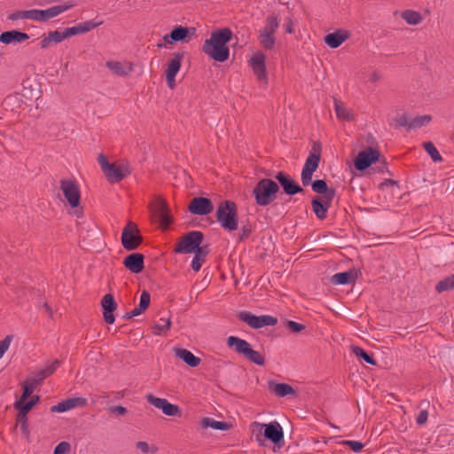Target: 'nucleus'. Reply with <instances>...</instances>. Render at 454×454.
I'll list each match as a JSON object with an SVG mask.
<instances>
[{
    "label": "nucleus",
    "mask_w": 454,
    "mask_h": 454,
    "mask_svg": "<svg viewBox=\"0 0 454 454\" xmlns=\"http://www.w3.org/2000/svg\"><path fill=\"white\" fill-rule=\"evenodd\" d=\"M334 109L339 119L344 121H351L353 119V115L349 110L344 106L342 102L338 101L337 99H334Z\"/></svg>",
    "instance_id": "nucleus-33"
},
{
    "label": "nucleus",
    "mask_w": 454,
    "mask_h": 454,
    "mask_svg": "<svg viewBox=\"0 0 454 454\" xmlns=\"http://www.w3.org/2000/svg\"><path fill=\"white\" fill-rule=\"evenodd\" d=\"M12 340V335H7V336H5V338L4 340H0V358L4 356V354L9 348Z\"/></svg>",
    "instance_id": "nucleus-53"
},
{
    "label": "nucleus",
    "mask_w": 454,
    "mask_h": 454,
    "mask_svg": "<svg viewBox=\"0 0 454 454\" xmlns=\"http://www.w3.org/2000/svg\"><path fill=\"white\" fill-rule=\"evenodd\" d=\"M87 404V400L83 397L67 398L56 405L51 407V412H65L73 408L84 407Z\"/></svg>",
    "instance_id": "nucleus-22"
},
{
    "label": "nucleus",
    "mask_w": 454,
    "mask_h": 454,
    "mask_svg": "<svg viewBox=\"0 0 454 454\" xmlns=\"http://www.w3.org/2000/svg\"><path fill=\"white\" fill-rule=\"evenodd\" d=\"M215 218L224 230L228 231H236L239 227L236 203L229 200L222 201L217 207Z\"/></svg>",
    "instance_id": "nucleus-2"
},
{
    "label": "nucleus",
    "mask_w": 454,
    "mask_h": 454,
    "mask_svg": "<svg viewBox=\"0 0 454 454\" xmlns=\"http://www.w3.org/2000/svg\"><path fill=\"white\" fill-rule=\"evenodd\" d=\"M106 67L114 74L121 77L128 76L133 71V65L131 63L122 64L116 60L107 61Z\"/></svg>",
    "instance_id": "nucleus-28"
},
{
    "label": "nucleus",
    "mask_w": 454,
    "mask_h": 454,
    "mask_svg": "<svg viewBox=\"0 0 454 454\" xmlns=\"http://www.w3.org/2000/svg\"><path fill=\"white\" fill-rule=\"evenodd\" d=\"M51 43H52V41H51V38L49 33L43 34L42 35V39H41V42L39 43L40 48L41 49H47L48 47H50Z\"/></svg>",
    "instance_id": "nucleus-61"
},
{
    "label": "nucleus",
    "mask_w": 454,
    "mask_h": 454,
    "mask_svg": "<svg viewBox=\"0 0 454 454\" xmlns=\"http://www.w3.org/2000/svg\"><path fill=\"white\" fill-rule=\"evenodd\" d=\"M227 346L233 348L234 350L240 355H243L250 362L263 366L265 364V357L260 352L254 350L251 345L246 340L239 337L230 336L227 339Z\"/></svg>",
    "instance_id": "nucleus-5"
},
{
    "label": "nucleus",
    "mask_w": 454,
    "mask_h": 454,
    "mask_svg": "<svg viewBox=\"0 0 454 454\" xmlns=\"http://www.w3.org/2000/svg\"><path fill=\"white\" fill-rule=\"evenodd\" d=\"M60 361L55 359L51 364L47 365L44 369H42L43 372L48 376L51 375L57 368L59 366Z\"/></svg>",
    "instance_id": "nucleus-57"
},
{
    "label": "nucleus",
    "mask_w": 454,
    "mask_h": 454,
    "mask_svg": "<svg viewBox=\"0 0 454 454\" xmlns=\"http://www.w3.org/2000/svg\"><path fill=\"white\" fill-rule=\"evenodd\" d=\"M401 16L410 25H418L422 20L421 14L412 10L403 11Z\"/></svg>",
    "instance_id": "nucleus-38"
},
{
    "label": "nucleus",
    "mask_w": 454,
    "mask_h": 454,
    "mask_svg": "<svg viewBox=\"0 0 454 454\" xmlns=\"http://www.w3.org/2000/svg\"><path fill=\"white\" fill-rule=\"evenodd\" d=\"M30 20V10L27 11H16L8 15V20Z\"/></svg>",
    "instance_id": "nucleus-45"
},
{
    "label": "nucleus",
    "mask_w": 454,
    "mask_h": 454,
    "mask_svg": "<svg viewBox=\"0 0 454 454\" xmlns=\"http://www.w3.org/2000/svg\"><path fill=\"white\" fill-rule=\"evenodd\" d=\"M103 24V21L88 20L82 23H79L74 27H67L64 29L66 38H69L77 35L87 33L98 26Z\"/></svg>",
    "instance_id": "nucleus-21"
},
{
    "label": "nucleus",
    "mask_w": 454,
    "mask_h": 454,
    "mask_svg": "<svg viewBox=\"0 0 454 454\" xmlns=\"http://www.w3.org/2000/svg\"><path fill=\"white\" fill-rule=\"evenodd\" d=\"M232 35V31L229 27L213 31L210 37L205 41L202 51L215 61H226L230 56L227 43L231 42Z\"/></svg>",
    "instance_id": "nucleus-1"
},
{
    "label": "nucleus",
    "mask_w": 454,
    "mask_h": 454,
    "mask_svg": "<svg viewBox=\"0 0 454 454\" xmlns=\"http://www.w3.org/2000/svg\"><path fill=\"white\" fill-rule=\"evenodd\" d=\"M200 425L203 428L211 427L220 431H226L231 427V425L225 421H217L208 417L203 418L201 419Z\"/></svg>",
    "instance_id": "nucleus-32"
},
{
    "label": "nucleus",
    "mask_w": 454,
    "mask_h": 454,
    "mask_svg": "<svg viewBox=\"0 0 454 454\" xmlns=\"http://www.w3.org/2000/svg\"><path fill=\"white\" fill-rule=\"evenodd\" d=\"M252 68L254 70V74L257 76V78L260 81L266 80L267 73H266L265 66H263V67H254Z\"/></svg>",
    "instance_id": "nucleus-58"
},
{
    "label": "nucleus",
    "mask_w": 454,
    "mask_h": 454,
    "mask_svg": "<svg viewBox=\"0 0 454 454\" xmlns=\"http://www.w3.org/2000/svg\"><path fill=\"white\" fill-rule=\"evenodd\" d=\"M380 157L379 150L369 146L358 153L354 160V167L358 171H364L373 163L380 161Z\"/></svg>",
    "instance_id": "nucleus-10"
},
{
    "label": "nucleus",
    "mask_w": 454,
    "mask_h": 454,
    "mask_svg": "<svg viewBox=\"0 0 454 454\" xmlns=\"http://www.w3.org/2000/svg\"><path fill=\"white\" fill-rule=\"evenodd\" d=\"M210 249L208 245L201 246L199 245L198 248H196V251L193 253L194 254H200V258H204L206 261L207 255L209 254Z\"/></svg>",
    "instance_id": "nucleus-59"
},
{
    "label": "nucleus",
    "mask_w": 454,
    "mask_h": 454,
    "mask_svg": "<svg viewBox=\"0 0 454 454\" xmlns=\"http://www.w3.org/2000/svg\"><path fill=\"white\" fill-rule=\"evenodd\" d=\"M320 159L321 145L319 142H315L301 170V179L303 186L306 187L310 184L312 176L318 168Z\"/></svg>",
    "instance_id": "nucleus-6"
},
{
    "label": "nucleus",
    "mask_w": 454,
    "mask_h": 454,
    "mask_svg": "<svg viewBox=\"0 0 454 454\" xmlns=\"http://www.w3.org/2000/svg\"><path fill=\"white\" fill-rule=\"evenodd\" d=\"M342 443L344 445L348 446L350 448V450L356 453L360 452L364 448V444L361 442H357V441L347 440V441H343Z\"/></svg>",
    "instance_id": "nucleus-51"
},
{
    "label": "nucleus",
    "mask_w": 454,
    "mask_h": 454,
    "mask_svg": "<svg viewBox=\"0 0 454 454\" xmlns=\"http://www.w3.org/2000/svg\"><path fill=\"white\" fill-rule=\"evenodd\" d=\"M332 201L333 200H328L327 199L321 198L319 196H316L312 199V210L318 219L324 220L326 218L328 209L332 205Z\"/></svg>",
    "instance_id": "nucleus-25"
},
{
    "label": "nucleus",
    "mask_w": 454,
    "mask_h": 454,
    "mask_svg": "<svg viewBox=\"0 0 454 454\" xmlns=\"http://www.w3.org/2000/svg\"><path fill=\"white\" fill-rule=\"evenodd\" d=\"M130 173L131 169L128 164L116 163L111 164V166L104 172L106 179L113 184L121 182Z\"/></svg>",
    "instance_id": "nucleus-17"
},
{
    "label": "nucleus",
    "mask_w": 454,
    "mask_h": 454,
    "mask_svg": "<svg viewBox=\"0 0 454 454\" xmlns=\"http://www.w3.org/2000/svg\"><path fill=\"white\" fill-rule=\"evenodd\" d=\"M29 38V35L20 30H9L0 35V42L4 44L22 43Z\"/></svg>",
    "instance_id": "nucleus-27"
},
{
    "label": "nucleus",
    "mask_w": 454,
    "mask_h": 454,
    "mask_svg": "<svg viewBox=\"0 0 454 454\" xmlns=\"http://www.w3.org/2000/svg\"><path fill=\"white\" fill-rule=\"evenodd\" d=\"M237 317L253 329L273 326L278 323V318L275 317L270 315L255 316L246 310L239 312Z\"/></svg>",
    "instance_id": "nucleus-9"
},
{
    "label": "nucleus",
    "mask_w": 454,
    "mask_h": 454,
    "mask_svg": "<svg viewBox=\"0 0 454 454\" xmlns=\"http://www.w3.org/2000/svg\"><path fill=\"white\" fill-rule=\"evenodd\" d=\"M270 388L279 397H285L288 395L295 394L294 388L287 383H274L273 381H270Z\"/></svg>",
    "instance_id": "nucleus-31"
},
{
    "label": "nucleus",
    "mask_w": 454,
    "mask_h": 454,
    "mask_svg": "<svg viewBox=\"0 0 454 454\" xmlns=\"http://www.w3.org/2000/svg\"><path fill=\"white\" fill-rule=\"evenodd\" d=\"M107 411L110 414L115 415L116 417L124 416L128 413L127 408L121 405L110 406Z\"/></svg>",
    "instance_id": "nucleus-50"
},
{
    "label": "nucleus",
    "mask_w": 454,
    "mask_h": 454,
    "mask_svg": "<svg viewBox=\"0 0 454 454\" xmlns=\"http://www.w3.org/2000/svg\"><path fill=\"white\" fill-rule=\"evenodd\" d=\"M191 31L194 33L195 28L177 25L174 27L169 34H167L163 36L164 44L159 43H157V47L161 48L167 44H173L177 42L187 43L191 37Z\"/></svg>",
    "instance_id": "nucleus-11"
},
{
    "label": "nucleus",
    "mask_w": 454,
    "mask_h": 454,
    "mask_svg": "<svg viewBox=\"0 0 454 454\" xmlns=\"http://www.w3.org/2000/svg\"><path fill=\"white\" fill-rule=\"evenodd\" d=\"M205 262L204 258H200V254H194L191 267L194 271H199L201 269L202 263Z\"/></svg>",
    "instance_id": "nucleus-55"
},
{
    "label": "nucleus",
    "mask_w": 454,
    "mask_h": 454,
    "mask_svg": "<svg viewBox=\"0 0 454 454\" xmlns=\"http://www.w3.org/2000/svg\"><path fill=\"white\" fill-rule=\"evenodd\" d=\"M259 42L265 50H271L275 46L276 38L274 35L260 32Z\"/></svg>",
    "instance_id": "nucleus-40"
},
{
    "label": "nucleus",
    "mask_w": 454,
    "mask_h": 454,
    "mask_svg": "<svg viewBox=\"0 0 454 454\" xmlns=\"http://www.w3.org/2000/svg\"><path fill=\"white\" fill-rule=\"evenodd\" d=\"M285 326L292 333H300L306 328L305 325L297 323L293 320H286L285 322Z\"/></svg>",
    "instance_id": "nucleus-43"
},
{
    "label": "nucleus",
    "mask_w": 454,
    "mask_h": 454,
    "mask_svg": "<svg viewBox=\"0 0 454 454\" xmlns=\"http://www.w3.org/2000/svg\"><path fill=\"white\" fill-rule=\"evenodd\" d=\"M280 188L277 182L270 178L261 179L254 186L253 194L255 203L261 207H266L277 198Z\"/></svg>",
    "instance_id": "nucleus-3"
},
{
    "label": "nucleus",
    "mask_w": 454,
    "mask_h": 454,
    "mask_svg": "<svg viewBox=\"0 0 454 454\" xmlns=\"http://www.w3.org/2000/svg\"><path fill=\"white\" fill-rule=\"evenodd\" d=\"M379 162H380V165L377 167V171L379 173L389 172L387 169V163L385 158H383L382 160H380Z\"/></svg>",
    "instance_id": "nucleus-64"
},
{
    "label": "nucleus",
    "mask_w": 454,
    "mask_h": 454,
    "mask_svg": "<svg viewBox=\"0 0 454 454\" xmlns=\"http://www.w3.org/2000/svg\"><path fill=\"white\" fill-rule=\"evenodd\" d=\"M74 4H59L51 6L46 10H30V20L37 21H47L51 18L57 17L62 12L72 8Z\"/></svg>",
    "instance_id": "nucleus-13"
},
{
    "label": "nucleus",
    "mask_w": 454,
    "mask_h": 454,
    "mask_svg": "<svg viewBox=\"0 0 454 454\" xmlns=\"http://www.w3.org/2000/svg\"><path fill=\"white\" fill-rule=\"evenodd\" d=\"M253 232L252 225L247 222L246 224H243L241 227V234L239 238V241H242L247 239L251 233Z\"/></svg>",
    "instance_id": "nucleus-54"
},
{
    "label": "nucleus",
    "mask_w": 454,
    "mask_h": 454,
    "mask_svg": "<svg viewBox=\"0 0 454 454\" xmlns=\"http://www.w3.org/2000/svg\"><path fill=\"white\" fill-rule=\"evenodd\" d=\"M13 406L16 410H18V411H23L26 414H27L33 408L27 402H26V400H21V398L16 401Z\"/></svg>",
    "instance_id": "nucleus-44"
},
{
    "label": "nucleus",
    "mask_w": 454,
    "mask_h": 454,
    "mask_svg": "<svg viewBox=\"0 0 454 454\" xmlns=\"http://www.w3.org/2000/svg\"><path fill=\"white\" fill-rule=\"evenodd\" d=\"M147 402L154 407L160 409L167 416H181L180 408L169 403L167 399L156 397L152 394L146 395Z\"/></svg>",
    "instance_id": "nucleus-14"
},
{
    "label": "nucleus",
    "mask_w": 454,
    "mask_h": 454,
    "mask_svg": "<svg viewBox=\"0 0 454 454\" xmlns=\"http://www.w3.org/2000/svg\"><path fill=\"white\" fill-rule=\"evenodd\" d=\"M35 387V384H33V381H31L30 379H27L22 387L23 391L20 396L21 400H27L33 394Z\"/></svg>",
    "instance_id": "nucleus-42"
},
{
    "label": "nucleus",
    "mask_w": 454,
    "mask_h": 454,
    "mask_svg": "<svg viewBox=\"0 0 454 454\" xmlns=\"http://www.w3.org/2000/svg\"><path fill=\"white\" fill-rule=\"evenodd\" d=\"M432 121V117L429 114H424L420 116H416L412 120L410 121L409 123V130L417 129L427 126Z\"/></svg>",
    "instance_id": "nucleus-35"
},
{
    "label": "nucleus",
    "mask_w": 454,
    "mask_h": 454,
    "mask_svg": "<svg viewBox=\"0 0 454 454\" xmlns=\"http://www.w3.org/2000/svg\"><path fill=\"white\" fill-rule=\"evenodd\" d=\"M395 121L396 123V125H395L396 128L405 127L409 130L410 121L408 120V116L405 113L402 114H398L395 118Z\"/></svg>",
    "instance_id": "nucleus-49"
},
{
    "label": "nucleus",
    "mask_w": 454,
    "mask_h": 454,
    "mask_svg": "<svg viewBox=\"0 0 454 454\" xmlns=\"http://www.w3.org/2000/svg\"><path fill=\"white\" fill-rule=\"evenodd\" d=\"M427 418H428V412L427 410H422L419 411L418 417H417V423L419 425H424L427 420Z\"/></svg>",
    "instance_id": "nucleus-62"
},
{
    "label": "nucleus",
    "mask_w": 454,
    "mask_h": 454,
    "mask_svg": "<svg viewBox=\"0 0 454 454\" xmlns=\"http://www.w3.org/2000/svg\"><path fill=\"white\" fill-rule=\"evenodd\" d=\"M311 187L313 192L322 194L325 199L328 200H333L336 196V190L334 188H330L327 185V183L324 179H317L315 181L311 180Z\"/></svg>",
    "instance_id": "nucleus-26"
},
{
    "label": "nucleus",
    "mask_w": 454,
    "mask_h": 454,
    "mask_svg": "<svg viewBox=\"0 0 454 454\" xmlns=\"http://www.w3.org/2000/svg\"><path fill=\"white\" fill-rule=\"evenodd\" d=\"M352 352L357 358L363 359L365 363L372 365L377 364L373 356L366 352L364 348L358 346H352Z\"/></svg>",
    "instance_id": "nucleus-34"
},
{
    "label": "nucleus",
    "mask_w": 454,
    "mask_h": 454,
    "mask_svg": "<svg viewBox=\"0 0 454 454\" xmlns=\"http://www.w3.org/2000/svg\"><path fill=\"white\" fill-rule=\"evenodd\" d=\"M171 327V320L169 317L160 318L159 322L153 326V333L154 335H160L163 332L169 330Z\"/></svg>",
    "instance_id": "nucleus-41"
},
{
    "label": "nucleus",
    "mask_w": 454,
    "mask_h": 454,
    "mask_svg": "<svg viewBox=\"0 0 454 454\" xmlns=\"http://www.w3.org/2000/svg\"><path fill=\"white\" fill-rule=\"evenodd\" d=\"M123 265L132 273H140L145 268V256L140 253H132L124 258Z\"/></svg>",
    "instance_id": "nucleus-19"
},
{
    "label": "nucleus",
    "mask_w": 454,
    "mask_h": 454,
    "mask_svg": "<svg viewBox=\"0 0 454 454\" xmlns=\"http://www.w3.org/2000/svg\"><path fill=\"white\" fill-rule=\"evenodd\" d=\"M101 306L103 309L104 320L112 325L114 323L115 317L114 316V310L117 309V303L112 294H106L101 300Z\"/></svg>",
    "instance_id": "nucleus-18"
},
{
    "label": "nucleus",
    "mask_w": 454,
    "mask_h": 454,
    "mask_svg": "<svg viewBox=\"0 0 454 454\" xmlns=\"http://www.w3.org/2000/svg\"><path fill=\"white\" fill-rule=\"evenodd\" d=\"M188 210L193 215H207L214 210V205L208 198L194 197L190 201Z\"/></svg>",
    "instance_id": "nucleus-16"
},
{
    "label": "nucleus",
    "mask_w": 454,
    "mask_h": 454,
    "mask_svg": "<svg viewBox=\"0 0 454 454\" xmlns=\"http://www.w3.org/2000/svg\"><path fill=\"white\" fill-rule=\"evenodd\" d=\"M153 216L156 221H159L160 225L164 228H168L172 223V217L169 213L168 205L161 201L160 202L153 212Z\"/></svg>",
    "instance_id": "nucleus-23"
},
{
    "label": "nucleus",
    "mask_w": 454,
    "mask_h": 454,
    "mask_svg": "<svg viewBox=\"0 0 454 454\" xmlns=\"http://www.w3.org/2000/svg\"><path fill=\"white\" fill-rule=\"evenodd\" d=\"M204 239V234L200 231H192L179 238L176 244L174 252L180 254H193L201 245Z\"/></svg>",
    "instance_id": "nucleus-7"
},
{
    "label": "nucleus",
    "mask_w": 454,
    "mask_h": 454,
    "mask_svg": "<svg viewBox=\"0 0 454 454\" xmlns=\"http://www.w3.org/2000/svg\"><path fill=\"white\" fill-rule=\"evenodd\" d=\"M278 185H280L284 192L289 196L303 192V188L299 185L288 174L279 171L275 176Z\"/></svg>",
    "instance_id": "nucleus-15"
},
{
    "label": "nucleus",
    "mask_w": 454,
    "mask_h": 454,
    "mask_svg": "<svg viewBox=\"0 0 454 454\" xmlns=\"http://www.w3.org/2000/svg\"><path fill=\"white\" fill-rule=\"evenodd\" d=\"M60 189L71 207L76 208L80 205V189L74 180L61 179Z\"/></svg>",
    "instance_id": "nucleus-12"
},
{
    "label": "nucleus",
    "mask_w": 454,
    "mask_h": 454,
    "mask_svg": "<svg viewBox=\"0 0 454 454\" xmlns=\"http://www.w3.org/2000/svg\"><path fill=\"white\" fill-rule=\"evenodd\" d=\"M45 378H47V375L43 372V370H39L34 373V376L30 379V380L33 381V384L37 386L41 384Z\"/></svg>",
    "instance_id": "nucleus-56"
},
{
    "label": "nucleus",
    "mask_w": 454,
    "mask_h": 454,
    "mask_svg": "<svg viewBox=\"0 0 454 454\" xmlns=\"http://www.w3.org/2000/svg\"><path fill=\"white\" fill-rule=\"evenodd\" d=\"M422 147L429 154V156L431 157V159L434 162H442V155L440 154V153L438 152V150L436 149V147L434 146V145L432 142H430V141L424 142L422 144Z\"/></svg>",
    "instance_id": "nucleus-39"
},
{
    "label": "nucleus",
    "mask_w": 454,
    "mask_h": 454,
    "mask_svg": "<svg viewBox=\"0 0 454 454\" xmlns=\"http://www.w3.org/2000/svg\"><path fill=\"white\" fill-rule=\"evenodd\" d=\"M121 245L127 251L136 250L143 242V237L133 222H129L121 232Z\"/></svg>",
    "instance_id": "nucleus-8"
},
{
    "label": "nucleus",
    "mask_w": 454,
    "mask_h": 454,
    "mask_svg": "<svg viewBox=\"0 0 454 454\" xmlns=\"http://www.w3.org/2000/svg\"><path fill=\"white\" fill-rule=\"evenodd\" d=\"M253 426L256 428L253 430L256 441L262 442L264 438L278 447L284 443V433L278 422L272 421L269 424L254 422Z\"/></svg>",
    "instance_id": "nucleus-4"
},
{
    "label": "nucleus",
    "mask_w": 454,
    "mask_h": 454,
    "mask_svg": "<svg viewBox=\"0 0 454 454\" xmlns=\"http://www.w3.org/2000/svg\"><path fill=\"white\" fill-rule=\"evenodd\" d=\"M48 33L51 38L52 43H59L67 39L64 31L54 30Z\"/></svg>",
    "instance_id": "nucleus-52"
},
{
    "label": "nucleus",
    "mask_w": 454,
    "mask_h": 454,
    "mask_svg": "<svg viewBox=\"0 0 454 454\" xmlns=\"http://www.w3.org/2000/svg\"><path fill=\"white\" fill-rule=\"evenodd\" d=\"M71 450V445L67 442H60L53 450L54 454H67Z\"/></svg>",
    "instance_id": "nucleus-48"
},
{
    "label": "nucleus",
    "mask_w": 454,
    "mask_h": 454,
    "mask_svg": "<svg viewBox=\"0 0 454 454\" xmlns=\"http://www.w3.org/2000/svg\"><path fill=\"white\" fill-rule=\"evenodd\" d=\"M17 426H20V429L21 431V434L27 438H29L30 431L28 429V422L17 424Z\"/></svg>",
    "instance_id": "nucleus-63"
},
{
    "label": "nucleus",
    "mask_w": 454,
    "mask_h": 454,
    "mask_svg": "<svg viewBox=\"0 0 454 454\" xmlns=\"http://www.w3.org/2000/svg\"><path fill=\"white\" fill-rule=\"evenodd\" d=\"M278 26V16L275 13H272L267 17L265 27L260 32L274 35Z\"/></svg>",
    "instance_id": "nucleus-37"
},
{
    "label": "nucleus",
    "mask_w": 454,
    "mask_h": 454,
    "mask_svg": "<svg viewBox=\"0 0 454 454\" xmlns=\"http://www.w3.org/2000/svg\"><path fill=\"white\" fill-rule=\"evenodd\" d=\"M454 289V273L449 277L444 278L440 280L435 286V290L437 293L441 294L445 291H450Z\"/></svg>",
    "instance_id": "nucleus-36"
},
{
    "label": "nucleus",
    "mask_w": 454,
    "mask_h": 454,
    "mask_svg": "<svg viewBox=\"0 0 454 454\" xmlns=\"http://www.w3.org/2000/svg\"><path fill=\"white\" fill-rule=\"evenodd\" d=\"M361 275V270L358 269H350L347 271L336 273L332 276L331 283L333 285H348L355 283L358 277Z\"/></svg>",
    "instance_id": "nucleus-20"
},
{
    "label": "nucleus",
    "mask_w": 454,
    "mask_h": 454,
    "mask_svg": "<svg viewBox=\"0 0 454 454\" xmlns=\"http://www.w3.org/2000/svg\"><path fill=\"white\" fill-rule=\"evenodd\" d=\"M98 161L103 172H105L112 164L108 161L107 157L103 153L98 154Z\"/></svg>",
    "instance_id": "nucleus-60"
},
{
    "label": "nucleus",
    "mask_w": 454,
    "mask_h": 454,
    "mask_svg": "<svg viewBox=\"0 0 454 454\" xmlns=\"http://www.w3.org/2000/svg\"><path fill=\"white\" fill-rule=\"evenodd\" d=\"M183 52H175L173 58L168 61V67L165 70V74L176 76L181 68L182 59L184 58Z\"/></svg>",
    "instance_id": "nucleus-30"
},
{
    "label": "nucleus",
    "mask_w": 454,
    "mask_h": 454,
    "mask_svg": "<svg viewBox=\"0 0 454 454\" xmlns=\"http://www.w3.org/2000/svg\"><path fill=\"white\" fill-rule=\"evenodd\" d=\"M150 302H151V295H150L149 292H147L146 290H144L140 295V301H139L138 307H140L144 310H146L150 305Z\"/></svg>",
    "instance_id": "nucleus-46"
},
{
    "label": "nucleus",
    "mask_w": 454,
    "mask_h": 454,
    "mask_svg": "<svg viewBox=\"0 0 454 454\" xmlns=\"http://www.w3.org/2000/svg\"><path fill=\"white\" fill-rule=\"evenodd\" d=\"M251 67H263L265 66V56L263 53H256L251 58Z\"/></svg>",
    "instance_id": "nucleus-47"
},
{
    "label": "nucleus",
    "mask_w": 454,
    "mask_h": 454,
    "mask_svg": "<svg viewBox=\"0 0 454 454\" xmlns=\"http://www.w3.org/2000/svg\"><path fill=\"white\" fill-rule=\"evenodd\" d=\"M176 356L191 367H197L200 363V358L193 355L186 348L175 349Z\"/></svg>",
    "instance_id": "nucleus-29"
},
{
    "label": "nucleus",
    "mask_w": 454,
    "mask_h": 454,
    "mask_svg": "<svg viewBox=\"0 0 454 454\" xmlns=\"http://www.w3.org/2000/svg\"><path fill=\"white\" fill-rule=\"evenodd\" d=\"M350 36V33L345 29H337L325 36V43L332 49L340 46Z\"/></svg>",
    "instance_id": "nucleus-24"
}]
</instances>
